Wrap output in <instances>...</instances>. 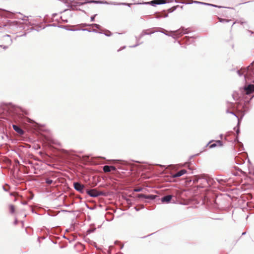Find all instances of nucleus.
<instances>
[{"label": "nucleus", "instance_id": "nucleus-10", "mask_svg": "<svg viewBox=\"0 0 254 254\" xmlns=\"http://www.w3.org/2000/svg\"><path fill=\"white\" fill-rule=\"evenodd\" d=\"M223 145V143L221 140H211L208 143L206 144V145L204 146V148L209 147V148H213L217 146H222Z\"/></svg>", "mask_w": 254, "mask_h": 254}, {"label": "nucleus", "instance_id": "nucleus-31", "mask_svg": "<svg viewBox=\"0 0 254 254\" xmlns=\"http://www.w3.org/2000/svg\"><path fill=\"white\" fill-rule=\"evenodd\" d=\"M45 28V26L43 27H41V26H39L36 28H34L33 27H31L30 28H27V30H30V32L32 31H33V30H35V31L38 32V31H39L41 29H44Z\"/></svg>", "mask_w": 254, "mask_h": 254}, {"label": "nucleus", "instance_id": "nucleus-53", "mask_svg": "<svg viewBox=\"0 0 254 254\" xmlns=\"http://www.w3.org/2000/svg\"><path fill=\"white\" fill-rule=\"evenodd\" d=\"M97 15V14H94V15H93L91 16V17H90V21H91V22H93V21H95V17H96Z\"/></svg>", "mask_w": 254, "mask_h": 254}, {"label": "nucleus", "instance_id": "nucleus-20", "mask_svg": "<svg viewBox=\"0 0 254 254\" xmlns=\"http://www.w3.org/2000/svg\"><path fill=\"white\" fill-rule=\"evenodd\" d=\"M82 27H87V26H92L95 27L96 29H100L101 26L98 24L97 23H92V24H87V23H82L80 24Z\"/></svg>", "mask_w": 254, "mask_h": 254}, {"label": "nucleus", "instance_id": "nucleus-48", "mask_svg": "<svg viewBox=\"0 0 254 254\" xmlns=\"http://www.w3.org/2000/svg\"><path fill=\"white\" fill-rule=\"evenodd\" d=\"M96 3V4H100L101 2V1H98V0H88V3Z\"/></svg>", "mask_w": 254, "mask_h": 254}, {"label": "nucleus", "instance_id": "nucleus-61", "mask_svg": "<svg viewBox=\"0 0 254 254\" xmlns=\"http://www.w3.org/2000/svg\"><path fill=\"white\" fill-rule=\"evenodd\" d=\"M119 4H120V5H125V6H126L127 5V2H120Z\"/></svg>", "mask_w": 254, "mask_h": 254}, {"label": "nucleus", "instance_id": "nucleus-25", "mask_svg": "<svg viewBox=\"0 0 254 254\" xmlns=\"http://www.w3.org/2000/svg\"><path fill=\"white\" fill-rule=\"evenodd\" d=\"M179 7H180L182 9L183 8V5L179 6V5H177L173 6H172V7H171L170 8H168L167 9V11L169 13H172V12H174V11H175L177 9V8H178Z\"/></svg>", "mask_w": 254, "mask_h": 254}, {"label": "nucleus", "instance_id": "nucleus-11", "mask_svg": "<svg viewBox=\"0 0 254 254\" xmlns=\"http://www.w3.org/2000/svg\"><path fill=\"white\" fill-rule=\"evenodd\" d=\"M159 0H152L150 1L147 2H137L135 3V4H142V5H150L152 6L155 7L157 5H160L158 2Z\"/></svg>", "mask_w": 254, "mask_h": 254}, {"label": "nucleus", "instance_id": "nucleus-62", "mask_svg": "<svg viewBox=\"0 0 254 254\" xmlns=\"http://www.w3.org/2000/svg\"><path fill=\"white\" fill-rule=\"evenodd\" d=\"M142 37H140V34L138 36V37H135L136 38V40L137 41V42Z\"/></svg>", "mask_w": 254, "mask_h": 254}, {"label": "nucleus", "instance_id": "nucleus-30", "mask_svg": "<svg viewBox=\"0 0 254 254\" xmlns=\"http://www.w3.org/2000/svg\"><path fill=\"white\" fill-rule=\"evenodd\" d=\"M15 13H17V14H19L21 15V16L19 17V16H17L16 17V18H18L19 19H21L23 21H28V19H25V18H28V16H26L25 15H23L22 13H21L20 12H16Z\"/></svg>", "mask_w": 254, "mask_h": 254}, {"label": "nucleus", "instance_id": "nucleus-63", "mask_svg": "<svg viewBox=\"0 0 254 254\" xmlns=\"http://www.w3.org/2000/svg\"><path fill=\"white\" fill-rule=\"evenodd\" d=\"M17 223H18V220H17V219H15V220H14V222H13V224H14V225H17Z\"/></svg>", "mask_w": 254, "mask_h": 254}, {"label": "nucleus", "instance_id": "nucleus-58", "mask_svg": "<svg viewBox=\"0 0 254 254\" xmlns=\"http://www.w3.org/2000/svg\"><path fill=\"white\" fill-rule=\"evenodd\" d=\"M237 73L240 76H242L243 75V74L239 70H237Z\"/></svg>", "mask_w": 254, "mask_h": 254}, {"label": "nucleus", "instance_id": "nucleus-24", "mask_svg": "<svg viewBox=\"0 0 254 254\" xmlns=\"http://www.w3.org/2000/svg\"><path fill=\"white\" fill-rule=\"evenodd\" d=\"M151 29H149L147 30H143L140 33V37H143L145 35H151L154 33L155 31H151L148 32V31H150Z\"/></svg>", "mask_w": 254, "mask_h": 254}, {"label": "nucleus", "instance_id": "nucleus-28", "mask_svg": "<svg viewBox=\"0 0 254 254\" xmlns=\"http://www.w3.org/2000/svg\"><path fill=\"white\" fill-rule=\"evenodd\" d=\"M235 163L238 165H242L244 164L245 161L244 159L239 158L238 157L235 158Z\"/></svg>", "mask_w": 254, "mask_h": 254}, {"label": "nucleus", "instance_id": "nucleus-19", "mask_svg": "<svg viewBox=\"0 0 254 254\" xmlns=\"http://www.w3.org/2000/svg\"><path fill=\"white\" fill-rule=\"evenodd\" d=\"M173 1H175L176 3H184L182 2H179L177 0H159L158 2L159 3V4H164L166 3H169L172 2ZM185 4H187L186 3H185Z\"/></svg>", "mask_w": 254, "mask_h": 254}, {"label": "nucleus", "instance_id": "nucleus-38", "mask_svg": "<svg viewBox=\"0 0 254 254\" xmlns=\"http://www.w3.org/2000/svg\"><path fill=\"white\" fill-rule=\"evenodd\" d=\"M190 3H196V4L207 5L206 2H201V1H196V0H192L191 2H190Z\"/></svg>", "mask_w": 254, "mask_h": 254}, {"label": "nucleus", "instance_id": "nucleus-57", "mask_svg": "<svg viewBox=\"0 0 254 254\" xmlns=\"http://www.w3.org/2000/svg\"><path fill=\"white\" fill-rule=\"evenodd\" d=\"M80 29L79 30L87 31L88 32H91V30H90V29H87V28H82V29Z\"/></svg>", "mask_w": 254, "mask_h": 254}, {"label": "nucleus", "instance_id": "nucleus-40", "mask_svg": "<svg viewBox=\"0 0 254 254\" xmlns=\"http://www.w3.org/2000/svg\"><path fill=\"white\" fill-rule=\"evenodd\" d=\"M2 189L4 191L7 192L10 189V186L8 184H5V186H2Z\"/></svg>", "mask_w": 254, "mask_h": 254}, {"label": "nucleus", "instance_id": "nucleus-9", "mask_svg": "<svg viewBox=\"0 0 254 254\" xmlns=\"http://www.w3.org/2000/svg\"><path fill=\"white\" fill-rule=\"evenodd\" d=\"M73 188L74 189L81 194L85 193L86 189L85 186L80 182H73Z\"/></svg>", "mask_w": 254, "mask_h": 254}, {"label": "nucleus", "instance_id": "nucleus-27", "mask_svg": "<svg viewBox=\"0 0 254 254\" xmlns=\"http://www.w3.org/2000/svg\"><path fill=\"white\" fill-rule=\"evenodd\" d=\"M74 248H77V249H79V251H82V250H84L85 246L84 245H83L82 244H81V243H80V242H77L74 245Z\"/></svg>", "mask_w": 254, "mask_h": 254}, {"label": "nucleus", "instance_id": "nucleus-6", "mask_svg": "<svg viewBox=\"0 0 254 254\" xmlns=\"http://www.w3.org/2000/svg\"><path fill=\"white\" fill-rule=\"evenodd\" d=\"M206 207L208 209L210 210H219L223 208L219 203L217 201L216 199H208L206 202Z\"/></svg>", "mask_w": 254, "mask_h": 254}, {"label": "nucleus", "instance_id": "nucleus-14", "mask_svg": "<svg viewBox=\"0 0 254 254\" xmlns=\"http://www.w3.org/2000/svg\"><path fill=\"white\" fill-rule=\"evenodd\" d=\"M103 170L105 172H110L111 171H116L117 168L115 166L111 165H105L103 167Z\"/></svg>", "mask_w": 254, "mask_h": 254}, {"label": "nucleus", "instance_id": "nucleus-34", "mask_svg": "<svg viewBox=\"0 0 254 254\" xmlns=\"http://www.w3.org/2000/svg\"><path fill=\"white\" fill-rule=\"evenodd\" d=\"M207 6H210L214 7H217V8H231V7H224V6H220V5H216V4H211V3H207Z\"/></svg>", "mask_w": 254, "mask_h": 254}, {"label": "nucleus", "instance_id": "nucleus-52", "mask_svg": "<svg viewBox=\"0 0 254 254\" xmlns=\"http://www.w3.org/2000/svg\"><path fill=\"white\" fill-rule=\"evenodd\" d=\"M91 32H94V33H99V34H103V32L100 31H98V30H96V29H92L91 30Z\"/></svg>", "mask_w": 254, "mask_h": 254}, {"label": "nucleus", "instance_id": "nucleus-39", "mask_svg": "<svg viewBox=\"0 0 254 254\" xmlns=\"http://www.w3.org/2000/svg\"><path fill=\"white\" fill-rule=\"evenodd\" d=\"M144 206L143 205H137L135 206L134 208L136 211H138L140 210L141 209L144 208Z\"/></svg>", "mask_w": 254, "mask_h": 254}, {"label": "nucleus", "instance_id": "nucleus-47", "mask_svg": "<svg viewBox=\"0 0 254 254\" xmlns=\"http://www.w3.org/2000/svg\"><path fill=\"white\" fill-rule=\"evenodd\" d=\"M217 181L220 184H222V185H223L224 183H225L226 181H224V180L223 179H219V178H216V179Z\"/></svg>", "mask_w": 254, "mask_h": 254}, {"label": "nucleus", "instance_id": "nucleus-13", "mask_svg": "<svg viewBox=\"0 0 254 254\" xmlns=\"http://www.w3.org/2000/svg\"><path fill=\"white\" fill-rule=\"evenodd\" d=\"M172 195H166L161 198V201L163 203H169L172 199Z\"/></svg>", "mask_w": 254, "mask_h": 254}, {"label": "nucleus", "instance_id": "nucleus-29", "mask_svg": "<svg viewBox=\"0 0 254 254\" xmlns=\"http://www.w3.org/2000/svg\"><path fill=\"white\" fill-rule=\"evenodd\" d=\"M186 185L188 187H191L192 186V178H187L186 181H185Z\"/></svg>", "mask_w": 254, "mask_h": 254}, {"label": "nucleus", "instance_id": "nucleus-3", "mask_svg": "<svg viewBox=\"0 0 254 254\" xmlns=\"http://www.w3.org/2000/svg\"><path fill=\"white\" fill-rule=\"evenodd\" d=\"M156 32H159L165 34V35L172 37L174 39H177L183 35L188 34L189 33L188 29H186L183 26H182L179 29H178L177 30L170 31V32L173 34L169 33L166 30L162 28H160L159 31H156Z\"/></svg>", "mask_w": 254, "mask_h": 254}, {"label": "nucleus", "instance_id": "nucleus-55", "mask_svg": "<svg viewBox=\"0 0 254 254\" xmlns=\"http://www.w3.org/2000/svg\"><path fill=\"white\" fill-rule=\"evenodd\" d=\"M142 42L141 43H137L136 44H134V45H132V46H129L130 48H135L137 46H138V45H139L140 44H141Z\"/></svg>", "mask_w": 254, "mask_h": 254}, {"label": "nucleus", "instance_id": "nucleus-46", "mask_svg": "<svg viewBox=\"0 0 254 254\" xmlns=\"http://www.w3.org/2000/svg\"><path fill=\"white\" fill-rule=\"evenodd\" d=\"M234 129L236 130V136H239L240 133V127H235Z\"/></svg>", "mask_w": 254, "mask_h": 254}, {"label": "nucleus", "instance_id": "nucleus-59", "mask_svg": "<svg viewBox=\"0 0 254 254\" xmlns=\"http://www.w3.org/2000/svg\"><path fill=\"white\" fill-rule=\"evenodd\" d=\"M0 47H2V48L4 50H6L8 48V46L6 45H0Z\"/></svg>", "mask_w": 254, "mask_h": 254}, {"label": "nucleus", "instance_id": "nucleus-51", "mask_svg": "<svg viewBox=\"0 0 254 254\" xmlns=\"http://www.w3.org/2000/svg\"><path fill=\"white\" fill-rule=\"evenodd\" d=\"M30 31V30H27V29L26 30V32H25L23 34H22V35H19V37H23V36H25L27 33H29Z\"/></svg>", "mask_w": 254, "mask_h": 254}, {"label": "nucleus", "instance_id": "nucleus-54", "mask_svg": "<svg viewBox=\"0 0 254 254\" xmlns=\"http://www.w3.org/2000/svg\"><path fill=\"white\" fill-rule=\"evenodd\" d=\"M119 3H120V2H114V1H110V4L114 5H120Z\"/></svg>", "mask_w": 254, "mask_h": 254}, {"label": "nucleus", "instance_id": "nucleus-42", "mask_svg": "<svg viewBox=\"0 0 254 254\" xmlns=\"http://www.w3.org/2000/svg\"><path fill=\"white\" fill-rule=\"evenodd\" d=\"M103 34L105 35L107 37H110L112 35L113 33L109 30H106V32L103 33Z\"/></svg>", "mask_w": 254, "mask_h": 254}, {"label": "nucleus", "instance_id": "nucleus-21", "mask_svg": "<svg viewBox=\"0 0 254 254\" xmlns=\"http://www.w3.org/2000/svg\"><path fill=\"white\" fill-rule=\"evenodd\" d=\"M71 26H72L69 25H59V26H58V27L64 29H65V30H66L67 31H78V30H80L79 29H70V28H68V27H71Z\"/></svg>", "mask_w": 254, "mask_h": 254}, {"label": "nucleus", "instance_id": "nucleus-2", "mask_svg": "<svg viewBox=\"0 0 254 254\" xmlns=\"http://www.w3.org/2000/svg\"><path fill=\"white\" fill-rule=\"evenodd\" d=\"M21 111V108L11 103H1L0 105V114L5 115H18Z\"/></svg>", "mask_w": 254, "mask_h": 254}, {"label": "nucleus", "instance_id": "nucleus-26", "mask_svg": "<svg viewBox=\"0 0 254 254\" xmlns=\"http://www.w3.org/2000/svg\"><path fill=\"white\" fill-rule=\"evenodd\" d=\"M244 116H245V114H241V117H239L238 116H236V118L238 120V122H237V126L235 127H240L242 120L243 117H244Z\"/></svg>", "mask_w": 254, "mask_h": 254}, {"label": "nucleus", "instance_id": "nucleus-17", "mask_svg": "<svg viewBox=\"0 0 254 254\" xmlns=\"http://www.w3.org/2000/svg\"><path fill=\"white\" fill-rule=\"evenodd\" d=\"M183 40L185 42L186 44L189 45L190 44H192L194 42V37L193 36L192 37H189L188 36H186L184 38Z\"/></svg>", "mask_w": 254, "mask_h": 254}, {"label": "nucleus", "instance_id": "nucleus-37", "mask_svg": "<svg viewBox=\"0 0 254 254\" xmlns=\"http://www.w3.org/2000/svg\"><path fill=\"white\" fill-rule=\"evenodd\" d=\"M9 212L11 214H13L15 212V206L13 204H10L9 205Z\"/></svg>", "mask_w": 254, "mask_h": 254}, {"label": "nucleus", "instance_id": "nucleus-23", "mask_svg": "<svg viewBox=\"0 0 254 254\" xmlns=\"http://www.w3.org/2000/svg\"><path fill=\"white\" fill-rule=\"evenodd\" d=\"M108 195H109V192L107 191H101V190L98 191L97 190V194H95L94 195L97 196V197L100 196H107Z\"/></svg>", "mask_w": 254, "mask_h": 254}, {"label": "nucleus", "instance_id": "nucleus-35", "mask_svg": "<svg viewBox=\"0 0 254 254\" xmlns=\"http://www.w3.org/2000/svg\"><path fill=\"white\" fill-rule=\"evenodd\" d=\"M232 96L234 100H237L240 97L239 94L237 91L234 92Z\"/></svg>", "mask_w": 254, "mask_h": 254}, {"label": "nucleus", "instance_id": "nucleus-8", "mask_svg": "<svg viewBox=\"0 0 254 254\" xmlns=\"http://www.w3.org/2000/svg\"><path fill=\"white\" fill-rule=\"evenodd\" d=\"M137 197L142 200H146L147 202L150 201L154 200L158 197L155 194H145L143 193H139L137 195Z\"/></svg>", "mask_w": 254, "mask_h": 254}, {"label": "nucleus", "instance_id": "nucleus-4", "mask_svg": "<svg viewBox=\"0 0 254 254\" xmlns=\"http://www.w3.org/2000/svg\"><path fill=\"white\" fill-rule=\"evenodd\" d=\"M254 97V95H252L251 96L249 100H245L244 103L240 104V105L241 107V109L239 110L240 114H245V115L250 110L252 107L250 103Z\"/></svg>", "mask_w": 254, "mask_h": 254}, {"label": "nucleus", "instance_id": "nucleus-32", "mask_svg": "<svg viewBox=\"0 0 254 254\" xmlns=\"http://www.w3.org/2000/svg\"><path fill=\"white\" fill-rule=\"evenodd\" d=\"M233 142L234 143H238L239 144H241L242 146V150H244L243 144L242 143V142L239 141V136H236L233 140Z\"/></svg>", "mask_w": 254, "mask_h": 254}, {"label": "nucleus", "instance_id": "nucleus-56", "mask_svg": "<svg viewBox=\"0 0 254 254\" xmlns=\"http://www.w3.org/2000/svg\"><path fill=\"white\" fill-rule=\"evenodd\" d=\"M100 4H110V2L107 1H101Z\"/></svg>", "mask_w": 254, "mask_h": 254}, {"label": "nucleus", "instance_id": "nucleus-36", "mask_svg": "<svg viewBox=\"0 0 254 254\" xmlns=\"http://www.w3.org/2000/svg\"><path fill=\"white\" fill-rule=\"evenodd\" d=\"M247 22L245 21L242 20V19L240 20H236L235 22H234L232 25V27L236 23H240L241 25H243L245 23H246Z\"/></svg>", "mask_w": 254, "mask_h": 254}, {"label": "nucleus", "instance_id": "nucleus-41", "mask_svg": "<svg viewBox=\"0 0 254 254\" xmlns=\"http://www.w3.org/2000/svg\"><path fill=\"white\" fill-rule=\"evenodd\" d=\"M231 21V19H226L224 18H219V21L221 23L229 22Z\"/></svg>", "mask_w": 254, "mask_h": 254}, {"label": "nucleus", "instance_id": "nucleus-44", "mask_svg": "<svg viewBox=\"0 0 254 254\" xmlns=\"http://www.w3.org/2000/svg\"><path fill=\"white\" fill-rule=\"evenodd\" d=\"M45 183L48 185H50L51 184H52L53 183V181L50 179L46 178V179H45Z\"/></svg>", "mask_w": 254, "mask_h": 254}, {"label": "nucleus", "instance_id": "nucleus-49", "mask_svg": "<svg viewBox=\"0 0 254 254\" xmlns=\"http://www.w3.org/2000/svg\"><path fill=\"white\" fill-rule=\"evenodd\" d=\"M226 113L232 114V115L235 116L236 117V116H238L234 112L231 111L229 109H227L226 110Z\"/></svg>", "mask_w": 254, "mask_h": 254}, {"label": "nucleus", "instance_id": "nucleus-45", "mask_svg": "<svg viewBox=\"0 0 254 254\" xmlns=\"http://www.w3.org/2000/svg\"><path fill=\"white\" fill-rule=\"evenodd\" d=\"M96 230V228L95 227H91L90 228L88 229L87 231V234H89L90 233H92L94 232Z\"/></svg>", "mask_w": 254, "mask_h": 254}, {"label": "nucleus", "instance_id": "nucleus-12", "mask_svg": "<svg viewBox=\"0 0 254 254\" xmlns=\"http://www.w3.org/2000/svg\"><path fill=\"white\" fill-rule=\"evenodd\" d=\"M120 164L123 166H120L118 167V169L121 170H126V171H131V169L129 168L127 166V161L124 160H119Z\"/></svg>", "mask_w": 254, "mask_h": 254}, {"label": "nucleus", "instance_id": "nucleus-43", "mask_svg": "<svg viewBox=\"0 0 254 254\" xmlns=\"http://www.w3.org/2000/svg\"><path fill=\"white\" fill-rule=\"evenodd\" d=\"M67 6L68 7H70V8H74V7H75L76 6H77V5H76V3H72V1H71V3H68L67 4Z\"/></svg>", "mask_w": 254, "mask_h": 254}, {"label": "nucleus", "instance_id": "nucleus-33", "mask_svg": "<svg viewBox=\"0 0 254 254\" xmlns=\"http://www.w3.org/2000/svg\"><path fill=\"white\" fill-rule=\"evenodd\" d=\"M72 3H76V5H83L84 4L88 3V0H84L83 2H77L75 0L72 1Z\"/></svg>", "mask_w": 254, "mask_h": 254}, {"label": "nucleus", "instance_id": "nucleus-15", "mask_svg": "<svg viewBox=\"0 0 254 254\" xmlns=\"http://www.w3.org/2000/svg\"><path fill=\"white\" fill-rule=\"evenodd\" d=\"M85 192L92 197H97V196L93 195L97 194V190L96 189H86Z\"/></svg>", "mask_w": 254, "mask_h": 254}, {"label": "nucleus", "instance_id": "nucleus-64", "mask_svg": "<svg viewBox=\"0 0 254 254\" xmlns=\"http://www.w3.org/2000/svg\"><path fill=\"white\" fill-rule=\"evenodd\" d=\"M126 48V46H124V47H122L121 48H120L118 50V52H120L121 51V50L124 49Z\"/></svg>", "mask_w": 254, "mask_h": 254}, {"label": "nucleus", "instance_id": "nucleus-16", "mask_svg": "<svg viewBox=\"0 0 254 254\" xmlns=\"http://www.w3.org/2000/svg\"><path fill=\"white\" fill-rule=\"evenodd\" d=\"M12 127H13V129L14 130V131H15L19 134H20V135L24 134V131L18 126H17L15 124H12Z\"/></svg>", "mask_w": 254, "mask_h": 254}, {"label": "nucleus", "instance_id": "nucleus-7", "mask_svg": "<svg viewBox=\"0 0 254 254\" xmlns=\"http://www.w3.org/2000/svg\"><path fill=\"white\" fill-rule=\"evenodd\" d=\"M199 182L198 185L196 186L197 189L199 188H203L210 185V184H212L213 180L211 179H207L205 177H202L199 179Z\"/></svg>", "mask_w": 254, "mask_h": 254}, {"label": "nucleus", "instance_id": "nucleus-5", "mask_svg": "<svg viewBox=\"0 0 254 254\" xmlns=\"http://www.w3.org/2000/svg\"><path fill=\"white\" fill-rule=\"evenodd\" d=\"M242 95H251L254 92V84L246 82L244 86L239 88Z\"/></svg>", "mask_w": 254, "mask_h": 254}, {"label": "nucleus", "instance_id": "nucleus-50", "mask_svg": "<svg viewBox=\"0 0 254 254\" xmlns=\"http://www.w3.org/2000/svg\"><path fill=\"white\" fill-rule=\"evenodd\" d=\"M118 244H120V249L121 250L124 248V245L120 244V242L118 241H116L115 242V244L117 245Z\"/></svg>", "mask_w": 254, "mask_h": 254}, {"label": "nucleus", "instance_id": "nucleus-60", "mask_svg": "<svg viewBox=\"0 0 254 254\" xmlns=\"http://www.w3.org/2000/svg\"><path fill=\"white\" fill-rule=\"evenodd\" d=\"M49 238H50V239L51 240V242H52L53 244H57V241L51 239L50 238V237H49Z\"/></svg>", "mask_w": 254, "mask_h": 254}, {"label": "nucleus", "instance_id": "nucleus-22", "mask_svg": "<svg viewBox=\"0 0 254 254\" xmlns=\"http://www.w3.org/2000/svg\"><path fill=\"white\" fill-rule=\"evenodd\" d=\"M201 175H194L193 176L192 178V185L195 184H198L199 182V179L201 178Z\"/></svg>", "mask_w": 254, "mask_h": 254}, {"label": "nucleus", "instance_id": "nucleus-1", "mask_svg": "<svg viewBox=\"0 0 254 254\" xmlns=\"http://www.w3.org/2000/svg\"><path fill=\"white\" fill-rule=\"evenodd\" d=\"M2 12H6L10 14H14L10 11L5 10L3 9H0V28H3L4 30L9 31V32H15L21 31L25 28L22 22L14 20H7L2 17Z\"/></svg>", "mask_w": 254, "mask_h": 254}, {"label": "nucleus", "instance_id": "nucleus-18", "mask_svg": "<svg viewBox=\"0 0 254 254\" xmlns=\"http://www.w3.org/2000/svg\"><path fill=\"white\" fill-rule=\"evenodd\" d=\"M187 173V171L185 169H182L180 171H178V172L174 173L172 175V177L174 178L180 177L183 175L186 174Z\"/></svg>", "mask_w": 254, "mask_h": 254}]
</instances>
